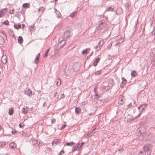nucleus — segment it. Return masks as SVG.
Listing matches in <instances>:
<instances>
[{
  "label": "nucleus",
  "mask_w": 155,
  "mask_h": 155,
  "mask_svg": "<svg viewBox=\"0 0 155 155\" xmlns=\"http://www.w3.org/2000/svg\"><path fill=\"white\" fill-rule=\"evenodd\" d=\"M105 25V22L104 20H102L101 21L99 24V26L100 28H102Z\"/></svg>",
  "instance_id": "obj_9"
},
{
  "label": "nucleus",
  "mask_w": 155,
  "mask_h": 155,
  "mask_svg": "<svg viewBox=\"0 0 155 155\" xmlns=\"http://www.w3.org/2000/svg\"><path fill=\"white\" fill-rule=\"evenodd\" d=\"M8 23L9 22L8 20H5L3 22V24L6 25H8Z\"/></svg>",
  "instance_id": "obj_40"
},
{
  "label": "nucleus",
  "mask_w": 155,
  "mask_h": 155,
  "mask_svg": "<svg viewBox=\"0 0 155 155\" xmlns=\"http://www.w3.org/2000/svg\"><path fill=\"white\" fill-rule=\"evenodd\" d=\"M16 132H17V131L15 130H13L12 131V134H14Z\"/></svg>",
  "instance_id": "obj_53"
},
{
  "label": "nucleus",
  "mask_w": 155,
  "mask_h": 155,
  "mask_svg": "<svg viewBox=\"0 0 155 155\" xmlns=\"http://www.w3.org/2000/svg\"><path fill=\"white\" fill-rule=\"evenodd\" d=\"M152 34H153V35H154L155 34V31H153L152 32Z\"/></svg>",
  "instance_id": "obj_64"
},
{
  "label": "nucleus",
  "mask_w": 155,
  "mask_h": 155,
  "mask_svg": "<svg viewBox=\"0 0 155 155\" xmlns=\"http://www.w3.org/2000/svg\"><path fill=\"white\" fill-rule=\"evenodd\" d=\"M77 12L76 11L73 12L70 14L69 16L72 18H73Z\"/></svg>",
  "instance_id": "obj_27"
},
{
  "label": "nucleus",
  "mask_w": 155,
  "mask_h": 155,
  "mask_svg": "<svg viewBox=\"0 0 155 155\" xmlns=\"http://www.w3.org/2000/svg\"><path fill=\"white\" fill-rule=\"evenodd\" d=\"M78 147V145L74 147L72 149V152H73L77 150Z\"/></svg>",
  "instance_id": "obj_33"
},
{
  "label": "nucleus",
  "mask_w": 155,
  "mask_h": 155,
  "mask_svg": "<svg viewBox=\"0 0 155 155\" xmlns=\"http://www.w3.org/2000/svg\"><path fill=\"white\" fill-rule=\"evenodd\" d=\"M19 126L21 128H23L25 126L24 125L21 124H19Z\"/></svg>",
  "instance_id": "obj_52"
},
{
  "label": "nucleus",
  "mask_w": 155,
  "mask_h": 155,
  "mask_svg": "<svg viewBox=\"0 0 155 155\" xmlns=\"http://www.w3.org/2000/svg\"><path fill=\"white\" fill-rule=\"evenodd\" d=\"M38 11L39 12H43L45 10V8L44 7H40L38 9Z\"/></svg>",
  "instance_id": "obj_29"
},
{
  "label": "nucleus",
  "mask_w": 155,
  "mask_h": 155,
  "mask_svg": "<svg viewBox=\"0 0 155 155\" xmlns=\"http://www.w3.org/2000/svg\"><path fill=\"white\" fill-rule=\"evenodd\" d=\"M133 107L134 106L132 105L131 103H130L129 104L127 105V108L128 109L129 108H130V107Z\"/></svg>",
  "instance_id": "obj_32"
},
{
  "label": "nucleus",
  "mask_w": 155,
  "mask_h": 155,
  "mask_svg": "<svg viewBox=\"0 0 155 155\" xmlns=\"http://www.w3.org/2000/svg\"><path fill=\"white\" fill-rule=\"evenodd\" d=\"M29 29L31 33L35 29V26L34 25H32L29 27Z\"/></svg>",
  "instance_id": "obj_22"
},
{
  "label": "nucleus",
  "mask_w": 155,
  "mask_h": 155,
  "mask_svg": "<svg viewBox=\"0 0 155 155\" xmlns=\"http://www.w3.org/2000/svg\"><path fill=\"white\" fill-rule=\"evenodd\" d=\"M122 79L123 81L120 84V86L121 87H123L127 83V80L124 78H122Z\"/></svg>",
  "instance_id": "obj_7"
},
{
  "label": "nucleus",
  "mask_w": 155,
  "mask_h": 155,
  "mask_svg": "<svg viewBox=\"0 0 155 155\" xmlns=\"http://www.w3.org/2000/svg\"><path fill=\"white\" fill-rule=\"evenodd\" d=\"M108 42L109 43V45H108L107 48L108 49H110L111 47L112 42L111 41H109Z\"/></svg>",
  "instance_id": "obj_36"
},
{
  "label": "nucleus",
  "mask_w": 155,
  "mask_h": 155,
  "mask_svg": "<svg viewBox=\"0 0 155 155\" xmlns=\"http://www.w3.org/2000/svg\"><path fill=\"white\" fill-rule=\"evenodd\" d=\"M28 5H29L28 4H24L23 5V6L24 8H27V7H28Z\"/></svg>",
  "instance_id": "obj_43"
},
{
  "label": "nucleus",
  "mask_w": 155,
  "mask_h": 155,
  "mask_svg": "<svg viewBox=\"0 0 155 155\" xmlns=\"http://www.w3.org/2000/svg\"><path fill=\"white\" fill-rule=\"evenodd\" d=\"M90 49L89 48H87L84 50L82 52V54H85L88 53L89 52V51L90 50Z\"/></svg>",
  "instance_id": "obj_18"
},
{
  "label": "nucleus",
  "mask_w": 155,
  "mask_h": 155,
  "mask_svg": "<svg viewBox=\"0 0 155 155\" xmlns=\"http://www.w3.org/2000/svg\"><path fill=\"white\" fill-rule=\"evenodd\" d=\"M112 83H113L112 81H111V83H110V84H108V85H107V86L108 87H112Z\"/></svg>",
  "instance_id": "obj_47"
},
{
  "label": "nucleus",
  "mask_w": 155,
  "mask_h": 155,
  "mask_svg": "<svg viewBox=\"0 0 155 155\" xmlns=\"http://www.w3.org/2000/svg\"><path fill=\"white\" fill-rule=\"evenodd\" d=\"M57 17L58 18H60L61 17V14L60 12L58 11H57Z\"/></svg>",
  "instance_id": "obj_42"
},
{
  "label": "nucleus",
  "mask_w": 155,
  "mask_h": 155,
  "mask_svg": "<svg viewBox=\"0 0 155 155\" xmlns=\"http://www.w3.org/2000/svg\"><path fill=\"white\" fill-rule=\"evenodd\" d=\"M64 94H62L60 96V99H61L64 97Z\"/></svg>",
  "instance_id": "obj_51"
},
{
  "label": "nucleus",
  "mask_w": 155,
  "mask_h": 155,
  "mask_svg": "<svg viewBox=\"0 0 155 155\" xmlns=\"http://www.w3.org/2000/svg\"><path fill=\"white\" fill-rule=\"evenodd\" d=\"M36 147H37V150H38L39 149V146L37 144L36 145Z\"/></svg>",
  "instance_id": "obj_59"
},
{
  "label": "nucleus",
  "mask_w": 155,
  "mask_h": 155,
  "mask_svg": "<svg viewBox=\"0 0 155 155\" xmlns=\"http://www.w3.org/2000/svg\"><path fill=\"white\" fill-rule=\"evenodd\" d=\"M152 148V146L151 145L147 144L144 146L143 149L144 150V152L146 153V152H147V155H151Z\"/></svg>",
  "instance_id": "obj_1"
},
{
  "label": "nucleus",
  "mask_w": 155,
  "mask_h": 155,
  "mask_svg": "<svg viewBox=\"0 0 155 155\" xmlns=\"http://www.w3.org/2000/svg\"><path fill=\"white\" fill-rule=\"evenodd\" d=\"M137 73L136 71H133L131 73V75L132 77H135L137 75Z\"/></svg>",
  "instance_id": "obj_19"
},
{
  "label": "nucleus",
  "mask_w": 155,
  "mask_h": 155,
  "mask_svg": "<svg viewBox=\"0 0 155 155\" xmlns=\"http://www.w3.org/2000/svg\"><path fill=\"white\" fill-rule=\"evenodd\" d=\"M66 125H63L61 127V129H62L64 128L66 126Z\"/></svg>",
  "instance_id": "obj_58"
},
{
  "label": "nucleus",
  "mask_w": 155,
  "mask_h": 155,
  "mask_svg": "<svg viewBox=\"0 0 155 155\" xmlns=\"http://www.w3.org/2000/svg\"><path fill=\"white\" fill-rule=\"evenodd\" d=\"M14 110L12 108H10L9 109V114L11 115L13 114Z\"/></svg>",
  "instance_id": "obj_24"
},
{
  "label": "nucleus",
  "mask_w": 155,
  "mask_h": 155,
  "mask_svg": "<svg viewBox=\"0 0 155 155\" xmlns=\"http://www.w3.org/2000/svg\"><path fill=\"white\" fill-rule=\"evenodd\" d=\"M25 93L29 97H31L32 95V91L28 87H27L26 88L25 90Z\"/></svg>",
  "instance_id": "obj_3"
},
{
  "label": "nucleus",
  "mask_w": 155,
  "mask_h": 155,
  "mask_svg": "<svg viewBox=\"0 0 155 155\" xmlns=\"http://www.w3.org/2000/svg\"><path fill=\"white\" fill-rule=\"evenodd\" d=\"M74 144V143L73 142H71L70 143H67L64 144V146H72Z\"/></svg>",
  "instance_id": "obj_23"
},
{
  "label": "nucleus",
  "mask_w": 155,
  "mask_h": 155,
  "mask_svg": "<svg viewBox=\"0 0 155 155\" xmlns=\"http://www.w3.org/2000/svg\"><path fill=\"white\" fill-rule=\"evenodd\" d=\"M100 97L99 95L98 94V93H95L94 98L97 100Z\"/></svg>",
  "instance_id": "obj_28"
},
{
  "label": "nucleus",
  "mask_w": 155,
  "mask_h": 155,
  "mask_svg": "<svg viewBox=\"0 0 155 155\" xmlns=\"http://www.w3.org/2000/svg\"><path fill=\"white\" fill-rule=\"evenodd\" d=\"M28 109L29 108L27 107H23L22 109V113L25 114H26L28 110Z\"/></svg>",
  "instance_id": "obj_10"
},
{
  "label": "nucleus",
  "mask_w": 155,
  "mask_h": 155,
  "mask_svg": "<svg viewBox=\"0 0 155 155\" xmlns=\"http://www.w3.org/2000/svg\"><path fill=\"white\" fill-rule=\"evenodd\" d=\"M141 113H141V112H139V114L137 116H136L134 117V118H136L137 119L138 117H140V116L141 115Z\"/></svg>",
  "instance_id": "obj_41"
},
{
  "label": "nucleus",
  "mask_w": 155,
  "mask_h": 155,
  "mask_svg": "<svg viewBox=\"0 0 155 155\" xmlns=\"http://www.w3.org/2000/svg\"><path fill=\"white\" fill-rule=\"evenodd\" d=\"M66 43V41L65 40H63L60 41H59L58 44V45L61 47H62Z\"/></svg>",
  "instance_id": "obj_8"
},
{
  "label": "nucleus",
  "mask_w": 155,
  "mask_h": 155,
  "mask_svg": "<svg viewBox=\"0 0 155 155\" xmlns=\"http://www.w3.org/2000/svg\"><path fill=\"white\" fill-rule=\"evenodd\" d=\"M141 106H142V107H141L142 108V110H143L147 106V104H144L141 105Z\"/></svg>",
  "instance_id": "obj_34"
},
{
  "label": "nucleus",
  "mask_w": 155,
  "mask_h": 155,
  "mask_svg": "<svg viewBox=\"0 0 155 155\" xmlns=\"http://www.w3.org/2000/svg\"><path fill=\"white\" fill-rule=\"evenodd\" d=\"M51 122L52 123H55V119H51Z\"/></svg>",
  "instance_id": "obj_56"
},
{
  "label": "nucleus",
  "mask_w": 155,
  "mask_h": 155,
  "mask_svg": "<svg viewBox=\"0 0 155 155\" xmlns=\"http://www.w3.org/2000/svg\"><path fill=\"white\" fill-rule=\"evenodd\" d=\"M18 43L21 44L23 42V38L21 36H19L18 38Z\"/></svg>",
  "instance_id": "obj_20"
},
{
  "label": "nucleus",
  "mask_w": 155,
  "mask_h": 155,
  "mask_svg": "<svg viewBox=\"0 0 155 155\" xmlns=\"http://www.w3.org/2000/svg\"><path fill=\"white\" fill-rule=\"evenodd\" d=\"M116 43L115 44V45L117 46L119 44L121 43L123 41V38H117L116 40Z\"/></svg>",
  "instance_id": "obj_5"
},
{
  "label": "nucleus",
  "mask_w": 155,
  "mask_h": 155,
  "mask_svg": "<svg viewBox=\"0 0 155 155\" xmlns=\"http://www.w3.org/2000/svg\"><path fill=\"white\" fill-rule=\"evenodd\" d=\"M141 107H142V106H141V105L138 107V109L139 110V111L140 109H141Z\"/></svg>",
  "instance_id": "obj_60"
},
{
  "label": "nucleus",
  "mask_w": 155,
  "mask_h": 155,
  "mask_svg": "<svg viewBox=\"0 0 155 155\" xmlns=\"http://www.w3.org/2000/svg\"><path fill=\"white\" fill-rule=\"evenodd\" d=\"M118 151L120 152V153L121 152H122L123 150L124 149L123 146H120L118 149Z\"/></svg>",
  "instance_id": "obj_26"
},
{
  "label": "nucleus",
  "mask_w": 155,
  "mask_h": 155,
  "mask_svg": "<svg viewBox=\"0 0 155 155\" xmlns=\"http://www.w3.org/2000/svg\"><path fill=\"white\" fill-rule=\"evenodd\" d=\"M125 98L123 97H120L119 99V103L120 104H122L124 102Z\"/></svg>",
  "instance_id": "obj_13"
},
{
  "label": "nucleus",
  "mask_w": 155,
  "mask_h": 155,
  "mask_svg": "<svg viewBox=\"0 0 155 155\" xmlns=\"http://www.w3.org/2000/svg\"><path fill=\"white\" fill-rule=\"evenodd\" d=\"M101 70H100L98 71H96L95 72V74L96 75H99L101 72Z\"/></svg>",
  "instance_id": "obj_38"
},
{
  "label": "nucleus",
  "mask_w": 155,
  "mask_h": 155,
  "mask_svg": "<svg viewBox=\"0 0 155 155\" xmlns=\"http://www.w3.org/2000/svg\"><path fill=\"white\" fill-rule=\"evenodd\" d=\"M72 35L71 31L70 30L65 31L64 34V37L66 38H68Z\"/></svg>",
  "instance_id": "obj_2"
},
{
  "label": "nucleus",
  "mask_w": 155,
  "mask_h": 155,
  "mask_svg": "<svg viewBox=\"0 0 155 155\" xmlns=\"http://www.w3.org/2000/svg\"><path fill=\"white\" fill-rule=\"evenodd\" d=\"M138 19L137 18V20L136 21H135V25L134 27V28H135L136 27L137 25L138 24Z\"/></svg>",
  "instance_id": "obj_44"
},
{
  "label": "nucleus",
  "mask_w": 155,
  "mask_h": 155,
  "mask_svg": "<svg viewBox=\"0 0 155 155\" xmlns=\"http://www.w3.org/2000/svg\"><path fill=\"white\" fill-rule=\"evenodd\" d=\"M94 48L96 49L97 51H98L97 50V49H98V45H96V46H94Z\"/></svg>",
  "instance_id": "obj_55"
},
{
  "label": "nucleus",
  "mask_w": 155,
  "mask_h": 155,
  "mask_svg": "<svg viewBox=\"0 0 155 155\" xmlns=\"http://www.w3.org/2000/svg\"><path fill=\"white\" fill-rule=\"evenodd\" d=\"M14 8H13V9H12V10L11 11H10V12H9V13L11 14H14Z\"/></svg>",
  "instance_id": "obj_45"
},
{
  "label": "nucleus",
  "mask_w": 155,
  "mask_h": 155,
  "mask_svg": "<svg viewBox=\"0 0 155 155\" xmlns=\"http://www.w3.org/2000/svg\"><path fill=\"white\" fill-rule=\"evenodd\" d=\"M6 144V142H2V145H5Z\"/></svg>",
  "instance_id": "obj_62"
},
{
  "label": "nucleus",
  "mask_w": 155,
  "mask_h": 155,
  "mask_svg": "<svg viewBox=\"0 0 155 155\" xmlns=\"http://www.w3.org/2000/svg\"><path fill=\"white\" fill-rule=\"evenodd\" d=\"M91 132H90V133L88 134L87 135V136L89 137H90L92 135L91 134Z\"/></svg>",
  "instance_id": "obj_61"
},
{
  "label": "nucleus",
  "mask_w": 155,
  "mask_h": 155,
  "mask_svg": "<svg viewBox=\"0 0 155 155\" xmlns=\"http://www.w3.org/2000/svg\"><path fill=\"white\" fill-rule=\"evenodd\" d=\"M58 94V92L57 91H55L54 92V97H55L56 96L57 94Z\"/></svg>",
  "instance_id": "obj_50"
},
{
  "label": "nucleus",
  "mask_w": 155,
  "mask_h": 155,
  "mask_svg": "<svg viewBox=\"0 0 155 155\" xmlns=\"http://www.w3.org/2000/svg\"><path fill=\"white\" fill-rule=\"evenodd\" d=\"M1 33H2V34H3L4 35L5 37H6V34H5V32L4 31H2V32H1Z\"/></svg>",
  "instance_id": "obj_57"
},
{
  "label": "nucleus",
  "mask_w": 155,
  "mask_h": 155,
  "mask_svg": "<svg viewBox=\"0 0 155 155\" xmlns=\"http://www.w3.org/2000/svg\"><path fill=\"white\" fill-rule=\"evenodd\" d=\"M141 127H140V128L137 130V131H139V132L142 133L145 131V129H144V130L143 131H141Z\"/></svg>",
  "instance_id": "obj_31"
},
{
  "label": "nucleus",
  "mask_w": 155,
  "mask_h": 155,
  "mask_svg": "<svg viewBox=\"0 0 155 155\" xmlns=\"http://www.w3.org/2000/svg\"><path fill=\"white\" fill-rule=\"evenodd\" d=\"M93 51H92V52H91V54H90L87 57V59H89V58L92 55V54H93Z\"/></svg>",
  "instance_id": "obj_54"
},
{
  "label": "nucleus",
  "mask_w": 155,
  "mask_h": 155,
  "mask_svg": "<svg viewBox=\"0 0 155 155\" xmlns=\"http://www.w3.org/2000/svg\"><path fill=\"white\" fill-rule=\"evenodd\" d=\"M5 43V40L4 38L0 36V47L2 46Z\"/></svg>",
  "instance_id": "obj_12"
},
{
  "label": "nucleus",
  "mask_w": 155,
  "mask_h": 155,
  "mask_svg": "<svg viewBox=\"0 0 155 155\" xmlns=\"http://www.w3.org/2000/svg\"><path fill=\"white\" fill-rule=\"evenodd\" d=\"M138 155H146V153L143 151H140L138 153Z\"/></svg>",
  "instance_id": "obj_35"
},
{
  "label": "nucleus",
  "mask_w": 155,
  "mask_h": 155,
  "mask_svg": "<svg viewBox=\"0 0 155 155\" xmlns=\"http://www.w3.org/2000/svg\"><path fill=\"white\" fill-rule=\"evenodd\" d=\"M61 83V80L59 78H57L56 80V84L57 86H60Z\"/></svg>",
  "instance_id": "obj_17"
},
{
  "label": "nucleus",
  "mask_w": 155,
  "mask_h": 155,
  "mask_svg": "<svg viewBox=\"0 0 155 155\" xmlns=\"http://www.w3.org/2000/svg\"><path fill=\"white\" fill-rule=\"evenodd\" d=\"M135 119H136V118H134V117H131L129 119V120L130 121H133Z\"/></svg>",
  "instance_id": "obj_48"
},
{
  "label": "nucleus",
  "mask_w": 155,
  "mask_h": 155,
  "mask_svg": "<svg viewBox=\"0 0 155 155\" xmlns=\"http://www.w3.org/2000/svg\"><path fill=\"white\" fill-rule=\"evenodd\" d=\"M114 8L112 7V6H111L108 7L107 8V9L106 10V11H110V12H113L114 11Z\"/></svg>",
  "instance_id": "obj_21"
},
{
  "label": "nucleus",
  "mask_w": 155,
  "mask_h": 155,
  "mask_svg": "<svg viewBox=\"0 0 155 155\" xmlns=\"http://www.w3.org/2000/svg\"><path fill=\"white\" fill-rule=\"evenodd\" d=\"M55 12L57 14V11H58L56 9H54Z\"/></svg>",
  "instance_id": "obj_63"
},
{
  "label": "nucleus",
  "mask_w": 155,
  "mask_h": 155,
  "mask_svg": "<svg viewBox=\"0 0 155 155\" xmlns=\"http://www.w3.org/2000/svg\"><path fill=\"white\" fill-rule=\"evenodd\" d=\"M57 141L55 140H54L53 142H52V145H54V144H56L57 143Z\"/></svg>",
  "instance_id": "obj_46"
},
{
  "label": "nucleus",
  "mask_w": 155,
  "mask_h": 155,
  "mask_svg": "<svg viewBox=\"0 0 155 155\" xmlns=\"http://www.w3.org/2000/svg\"><path fill=\"white\" fill-rule=\"evenodd\" d=\"M104 44V40H100L98 43V48L97 49L98 51L100 50L101 48L103 46Z\"/></svg>",
  "instance_id": "obj_6"
},
{
  "label": "nucleus",
  "mask_w": 155,
  "mask_h": 155,
  "mask_svg": "<svg viewBox=\"0 0 155 155\" xmlns=\"http://www.w3.org/2000/svg\"><path fill=\"white\" fill-rule=\"evenodd\" d=\"M39 58L38 57H36L34 61V63H37L39 61Z\"/></svg>",
  "instance_id": "obj_30"
},
{
  "label": "nucleus",
  "mask_w": 155,
  "mask_h": 155,
  "mask_svg": "<svg viewBox=\"0 0 155 155\" xmlns=\"http://www.w3.org/2000/svg\"><path fill=\"white\" fill-rule=\"evenodd\" d=\"M97 86H95V87L94 88V94L95 93H98L97 91Z\"/></svg>",
  "instance_id": "obj_39"
},
{
  "label": "nucleus",
  "mask_w": 155,
  "mask_h": 155,
  "mask_svg": "<svg viewBox=\"0 0 155 155\" xmlns=\"http://www.w3.org/2000/svg\"><path fill=\"white\" fill-rule=\"evenodd\" d=\"M81 111V109L79 107H76L75 109V112L76 114H78Z\"/></svg>",
  "instance_id": "obj_16"
},
{
  "label": "nucleus",
  "mask_w": 155,
  "mask_h": 155,
  "mask_svg": "<svg viewBox=\"0 0 155 155\" xmlns=\"http://www.w3.org/2000/svg\"><path fill=\"white\" fill-rule=\"evenodd\" d=\"M64 153V151L63 150H61L60 152L59 155H62L63 153Z\"/></svg>",
  "instance_id": "obj_49"
},
{
  "label": "nucleus",
  "mask_w": 155,
  "mask_h": 155,
  "mask_svg": "<svg viewBox=\"0 0 155 155\" xmlns=\"http://www.w3.org/2000/svg\"><path fill=\"white\" fill-rule=\"evenodd\" d=\"M2 62L4 64H5L7 62V57L6 55H3L2 58Z\"/></svg>",
  "instance_id": "obj_11"
},
{
  "label": "nucleus",
  "mask_w": 155,
  "mask_h": 155,
  "mask_svg": "<svg viewBox=\"0 0 155 155\" xmlns=\"http://www.w3.org/2000/svg\"><path fill=\"white\" fill-rule=\"evenodd\" d=\"M14 27L15 28L18 29L19 28H21V24L18 25L15 24L14 25Z\"/></svg>",
  "instance_id": "obj_25"
},
{
  "label": "nucleus",
  "mask_w": 155,
  "mask_h": 155,
  "mask_svg": "<svg viewBox=\"0 0 155 155\" xmlns=\"http://www.w3.org/2000/svg\"><path fill=\"white\" fill-rule=\"evenodd\" d=\"M49 51V49H48V50H47L46 52H45V53L44 54V57H46L48 56V54Z\"/></svg>",
  "instance_id": "obj_37"
},
{
  "label": "nucleus",
  "mask_w": 155,
  "mask_h": 155,
  "mask_svg": "<svg viewBox=\"0 0 155 155\" xmlns=\"http://www.w3.org/2000/svg\"><path fill=\"white\" fill-rule=\"evenodd\" d=\"M100 60V58H97L94 60V62L93 64V65L94 66H96L97 65V63Z\"/></svg>",
  "instance_id": "obj_15"
},
{
  "label": "nucleus",
  "mask_w": 155,
  "mask_h": 155,
  "mask_svg": "<svg viewBox=\"0 0 155 155\" xmlns=\"http://www.w3.org/2000/svg\"><path fill=\"white\" fill-rule=\"evenodd\" d=\"M9 146L10 148L14 149L16 147V145L14 142H12L10 144Z\"/></svg>",
  "instance_id": "obj_14"
},
{
  "label": "nucleus",
  "mask_w": 155,
  "mask_h": 155,
  "mask_svg": "<svg viewBox=\"0 0 155 155\" xmlns=\"http://www.w3.org/2000/svg\"><path fill=\"white\" fill-rule=\"evenodd\" d=\"M7 8H3L0 11V18L3 16L7 13Z\"/></svg>",
  "instance_id": "obj_4"
}]
</instances>
